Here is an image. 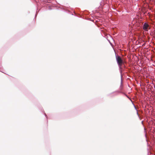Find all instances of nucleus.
<instances>
[{"instance_id":"1","label":"nucleus","mask_w":155,"mask_h":155,"mask_svg":"<svg viewBox=\"0 0 155 155\" xmlns=\"http://www.w3.org/2000/svg\"><path fill=\"white\" fill-rule=\"evenodd\" d=\"M116 61L117 64L120 68H121L122 65L124 64V62L120 56H117L116 57Z\"/></svg>"},{"instance_id":"2","label":"nucleus","mask_w":155,"mask_h":155,"mask_svg":"<svg viewBox=\"0 0 155 155\" xmlns=\"http://www.w3.org/2000/svg\"><path fill=\"white\" fill-rule=\"evenodd\" d=\"M143 28L145 31H147L149 29V25L147 23H145L143 25Z\"/></svg>"}]
</instances>
